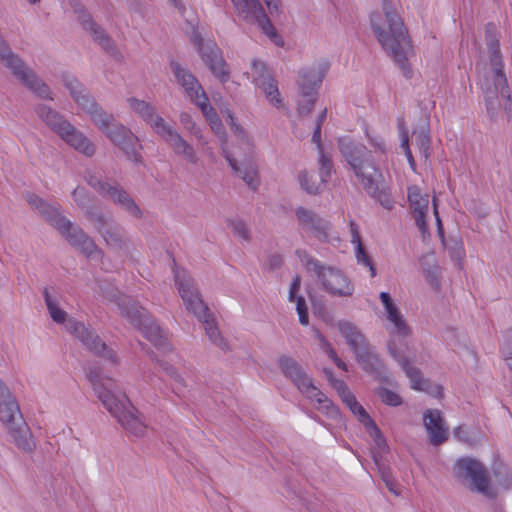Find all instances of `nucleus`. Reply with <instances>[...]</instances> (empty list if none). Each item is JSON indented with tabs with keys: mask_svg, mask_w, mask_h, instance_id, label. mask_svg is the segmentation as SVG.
Masks as SVG:
<instances>
[{
	"mask_svg": "<svg viewBox=\"0 0 512 512\" xmlns=\"http://www.w3.org/2000/svg\"><path fill=\"white\" fill-rule=\"evenodd\" d=\"M172 68L178 83L185 89L188 97L202 111L210 124L212 131L219 137L223 153L233 171L253 190L259 185L258 171L253 160V146L243 130L236 124L234 117L228 113L230 128L234 131L236 144L232 149L226 146L224 127L214 108L208 103L205 91L197 79L178 64L172 63Z\"/></svg>",
	"mask_w": 512,
	"mask_h": 512,
	"instance_id": "1",
	"label": "nucleus"
},
{
	"mask_svg": "<svg viewBox=\"0 0 512 512\" xmlns=\"http://www.w3.org/2000/svg\"><path fill=\"white\" fill-rule=\"evenodd\" d=\"M72 197H73L74 201L77 203V205L85 206L87 197H86V193L83 188H81V187L75 188L72 192Z\"/></svg>",
	"mask_w": 512,
	"mask_h": 512,
	"instance_id": "44",
	"label": "nucleus"
},
{
	"mask_svg": "<svg viewBox=\"0 0 512 512\" xmlns=\"http://www.w3.org/2000/svg\"><path fill=\"white\" fill-rule=\"evenodd\" d=\"M420 143L421 147L423 149V153L425 157H428V150H429V137L427 135L420 136Z\"/></svg>",
	"mask_w": 512,
	"mask_h": 512,
	"instance_id": "50",
	"label": "nucleus"
},
{
	"mask_svg": "<svg viewBox=\"0 0 512 512\" xmlns=\"http://www.w3.org/2000/svg\"><path fill=\"white\" fill-rule=\"evenodd\" d=\"M180 121L188 130H190V131L194 130L195 123L193 122L191 116L188 113L183 112L180 115Z\"/></svg>",
	"mask_w": 512,
	"mask_h": 512,
	"instance_id": "46",
	"label": "nucleus"
},
{
	"mask_svg": "<svg viewBox=\"0 0 512 512\" xmlns=\"http://www.w3.org/2000/svg\"><path fill=\"white\" fill-rule=\"evenodd\" d=\"M492 471L497 489L507 490L512 486V473L504 463L500 461L494 462Z\"/></svg>",
	"mask_w": 512,
	"mask_h": 512,
	"instance_id": "36",
	"label": "nucleus"
},
{
	"mask_svg": "<svg viewBox=\"0 0 512 512\" xmlns=\"http://www.w3.org/2000/svg\"><path fill=\"white\" fill-rule=\"evenodd\" d=\"M401 147L403 148L405 155L407 157V160L409 162V165L413 171L416 170V163L413 158L412 152L409 148V139H408V133L407 131H402L401 133Z\"/></svg>",
	"mask_w": 512,
	"mask_h": 512,
	"instance_id": "41",
	"label": "nucleus"
},
{
	"mask_svg": "<svg viewBox=\"0 0 512 512\" xmlns=\"http://www.w3.org/2000/svg\"><path fill=\"white\" fill-rule=\"evenodd\" d=\"M296 217L300 227L308 234L320 241L328 238V223L315 214L312 210L304 207L296 209Z\"/></svg>",
	"mask_w": 512,
	"mask_h": 512,
	"instance_id": "26",
	"label": "nucleus"
},
{
	"mask_svg": "<svg viewBox=\"0 0 512 512\" xmlns=\"http://www.w3.org/2000/svg\"><path fill=\"white\" fill-rule=\"evenodd\" d=\"M388 349L393 358H395L401 364L403 370L411 382V387L414 390L426 392L435 398L443 397L442 386L431 384L428 380H425L422 377L419 369L411 367L408 360L405 358L404 350L402 348L397 350L394 340L389 342Z\"/></svg>",
	"mask_w": 512,
	"mask_h": 512,
	"instance_id": "18",
	"label": "nucleus"
},
{
	"mask_svg": "<svg viewBox=\"0 0 512 512\" xmlns=\"http://www.w3.org/2000/svg\"><path fill=\"white\" fill-rule=\"evenodd\" d=\"M315 337L319 341L321 349L328 355V357L333 360L335 365L343 370L347 371V364L338 357L336 351L331 346L330 342L322 335L319 330H315Z\"/></svg>",
	"mask_w": 512,
	"mask_h": 512,
	"instance_id": "37",
	"label": "nucleus"
},
{
	"mask_svg": "<svg viewBox=\"0 0 512 512\" xmlns=\"http://www.w3.org/2000/svg\"><path fill=\"white\" fill-rule=\"evenodd\" d=\"M507 361V365L510 367V369L512 370V358L510 359H506Z\"/></svg>",
	"mask_w": 512,
	"mask_h": 512,
	"instance_id": "56",
	"label": "nucleus"
},
{
	"mask_svg": "<svg viewBox=\"0 0 512 512\" xmlns=\"http://www.w3.org/2000/svg\"><path fill=\"white\" fill-rule=\"evenodd\" d=\"M233 232L235 235L241 237L244 240H247L249 237V231L246 227V225L243 222L240 221H233L231 223Z\"/></svg>",
	"mask_w": 512,
	"mask_h": 512,
	"instance_id": "43",
	"label": "nucleus"
},
{
	"mask_svg": "<svg viewBox=\"0 0 512 512\" xmlns=\"http://www.w3.org/2000/svg\"><path fill=\"white\" fill-rule=\"evenodd\" d=\"M28 203L35 207L46 218V220L55 227L67 241L79 248L88 257L93 254H99L94 241L89 238L79 227L74 226L68 219L63 217L58 207L45 202L34 194L27 196Z\"/></svg>",
	"mask_w": 512,
	"mask_h": 512,
	"instance_id": "7",
	"label": "nucleus"
},
{
	"mask_svg": "<svg viewBox=\"0 0 512 512\" xmlns=\"http://www.w3.org/2000/svg\"><path fill=\"white\" fill-rule=\"evenodd\" d=\"M175 282L178 287L181 298L184 301L186 309L193 313L203 324L207 336L210 340L225 350L227 344L221 337L215 319L209 312L208 307L202 301L198 290L194 287L192 279L184 270H174Z\"/></svg>",
	"mask_w": 512,
	"mask_h": 512,
	"instance_id": "6",
	"label": "nucleus"
},
{
	"mask_svg": "<svg viewBox=\"0 0 512 512\" xmlns=\"http://www.w3.org/2000/svg\"><path fill=\"white\" fill-rule=\"evenodd\" d=\"M373 31L382 48L394 59L405 77H411L409 57L413 55V46L401 17L384 0L383 13L371 15Z\"/></svg>",
	"mask_w": 512,
	"mask_h": 512,
	"instance_id": "3",
	"label": "nucleus"
},
{
	"mask_svg": "<svg viewBox=\"0 0 512 512\" xmlns=\"http://www.w3.org/2000/svg\"><path fill=\"white\" fill-rule=\"evenodd\" d=\"M18 448L30 452L35 447V442L27 425L22 421L9 430Z\"/></svg>",
	"mask_w": 512,
	"mask_h": 512,
	"instance_id": "34",
	"label": "nucleus"
},
{
	"mask_svg": "<svg viewBox=\"0 0 512 512\" xmlns=\"http://www.w3.org/2000/svg\"><path fill=\"white\" fill-rule=\"evenodd\" d=\"M326 116H327V109L324 108L323 111L319 114L318 118H317V123L316 125H319V127L322 126L323 122L325 121L326 119Z\"/></svg>",
	"mask_w": 512,
	"mask_h": 512,
	"instance_id": "51",
	"label": "nucleus"
},
{
	"mask_svg": "<svg viewBox=\"0 0 512 512\" xmlns=\"http://www.w3.org/2000/svg\"><path fill=\"white\" fill-rule=\"evenodd\" d=\"M408 202L420 232L428 233L426 216L429 208V195L422 192L421 188L413 185L408 187Z\"/></svg>",
	"mask_w": 512,
	"mask_h": 512,
	"instance_id": "24",
	"label": "nucleus"
},
{
	"mask_svg": "<svg viewBox=\"0 0 512 512\" xmlns=\"http://www.w3.org/2000/svg\"><path fill=\"white\" fill-rule=\"evenodd\" d=\"M312 141L316 144L319 154L324 153L323 146L321 144V127H319V125H316L314 129Z\"/></svg>",
	"mask_w": 512,
	"mask_h": 512,
	"instance_id": "45",
	"label": "nucleus"
},
{
	"mask_svg": "<svg viewBox=\"0 0 512 512\" xmlns=\"http://www.w3.org/2000/svg\"><path fill=\"white\" fill-rule=\"evenodd\" d=\"M191 41L197 47L202 59L208 65L210 71L221 81L226 82L229 73L221 51L213 41L204 42L201 35L193 28Z\"/></svg>",
	"mask_w": 512,
	"mask_h": 512,
	"instance_id": "17",
	"label": "nucleus"
},
{
	"mask_svg": "<svg viewBox=\"0 0 512 512\" xmlns=\"http://www.w3.org/2000/svg\"><path fill=\"white\" fill-rule=\"evenodd\" d=\"M172 2V4L180 11V12H184L185 10V7L184 5L181 3L180 0H170Z\"/></svg>",
	"mask_w": 512,
	"mask_h": 512,
	"instance_id": "53",
	"label": "nucleus"
},
{
	"mask_svg": "<svg viewBox=\"0 0 512 512\" xmlns=\"http://www.w3.org/2000/svg\"><path fill=\"white\" fill-rule=\"evenodd\" d=\"M380 300L384 306L386 319L388 321L387 329L393 337L405 338L410 334V328L406 323L398 307L392 301L387 292L380 293Z\"/></svg>",
	"mask_w": 512,
	"mask_h": 512,
	"instance_id": "25",
	"label": "nucleus"
},
{
	"mask_svg": "<svg viewBox=\"0 0 512 512\" xmlns=\"http://www.w3.org/2000/svg\"><path fill=\"white\" fill-rule=\"evenodd\" d=\"M172 2V4L180 11V12H184L185 10V7L184 5L181 3L180 0H170Z\"/></svg>",
	"mask_w": 512,
	"mask_h": 512,
	"instance_id": "54",
	"label": "nucleus"
},
{
	"mask_svg": "<svg viewBox=\"0 0 512 512\" xmlns=\"http://www.w3.org/2000/svg\"><path fill=\"white\" fill-rule=\"evenodd\" d=\"M423 422L433 445H440L447 440L448 427L445 425L441 411L427 410L423 414Z\"/></svg>",
	"mask_w": 512,
	"mask_h": 512,
	"instance_id": "28",
	"label": "nucleus"
},
{
	"mask_svg": "<svg viewBox=\"0 0 512 512\" xmlns=\"http://www.w3.org/2000/svg\"><path fill=\"white\" fill-rule=\"evenodd\" d=\"M338 329L347 344L353 350L358 363L365 371L378 373L383 367L382 361L374 354L358 328L348 321H340Z\"/></svg>",
	"mask_w": 512,
	"mask_h": 512,
	"instance_id": "14",
	"label": "nucleus"
},
{
	"mask_svg": "<svg viewBox=\"0 0 512 512\" xmlns=\"http://www.w3.org/2000/svg\"><path fill=\"white\" fill-rule=\"evenodd\" d=\"M466 434H467V432L464 429V427H462V426L457 427L454 431L455 438H457L458 440L464 441V442H469L470 439L466 436Z\"/></svg>",
	"mask_w": 512,
	"mask_h": 512,
	"instance_id": "49",
	"label": "nucleus"
},
{
	"mask_svg": "<svg viewBox=\"0 0 512 512\" xmlns=\"http://www.w3.org/2000/svg\"><path fill=\"white\" fill-rule=\"evenodd\" d=\"M279 365L283 373L294 382L299 391L310 401L317 404L316 408L319 411L332 418L339 416L338 408L313 384L294 359L283 356L279 359Z\"/></svg>",
	"mask_w": 512,
	"mask_h": 512,
	"instance_id": "9",
	"label": "nucleus"
},
{
	"mask_svg": "<svg viewBox=\"0 0 512 512\" xmlns=\"http://www.w3.org/2000/svg\"><path fill=\"white\" fill-rule=\"evenodd\" d=\"M319 164L320 180H314L313 175H308L306 172L299 175V183L301 187L310 194L319 193L331 177L332 162L325 153L319 154Z\"/></svg>",
	"mask_w": 512,
	"mask_h": 512,
	"instance_id": "27",
	"label": "nucleus"
},
{
	"mask_svg": "<svg viewBox=\"0 0 512 512\" xmlns=\"http://www.w3.org/2000/svg\"><path fill=\"white\" fill-rule=\"evenodd\" d=\"M44 297L47 309L53 321L59 324L64 323L66 321L67 313L58 306L47 290L44 291Z\"/></svg>",
	"mask_w": 512,
	"mask_h": 512,
	"instance_id": "38",
	"label": "nucleus"
},
{
	"mask_svg": "<svg viewBox=\"0 0 512 512\" xmlns=\"http://www.w3.org/2000/svg\"><path fill=\"white\" fill-rule=\"evenodd\" d=\"M237 13L245 21L257 23L277 46H283V39L277 34L275 28L266 16L258 0H231Z\"/></svg>",
	"mask_w": 512,
	"mask_h": 512,
	"instance_id": "16",
	"label": "nucleus"
},
{
	"mask_svg": "<svg viewBox=\"0 0 512 512\" xmlns=\"http://www.w3.org/2000/svg\"><path fill=\"white\" fill-rule=\"evenodd\" d=\"M17 418L21 419L19 406L0 380V421L10 430L15 427Z\"/></svg>",
	"mask_w": 512,
	"mask_h": 512,
	"instance_id": "29",
	"label": "nucleus"
},
{
	"mask_svg": "<svg viewBox=\"0 0 512 512\" xmlns=\"http://www.w3.org/2000/svg\"><path fill=\"white\" fill-rule=\"evenodd\" d=\"M455 472L458 478L470 481L472 489L489 498L496 496V492L490 486L487 470L478 460L469 457L458 459Z\"/></svg>",
	"mask_w": 512,
	"mask_h": 512,
	"instance_id": "15",
	"label": "nucleus"
},
{
	"mask_svg": "<svg viewBox=\"0 0 512 512\" xmlns=\"http://www.w3.org/2000/svg\"><path fill=\"white\" fill-rule=\"evenodd\" d=\"M66 330L74 337L79 339L82 344L96 355L116 364V355L112 349L101 342L99 337L93 331L88 329L83 323L70 319L66 325Z\"/></svg>",
	"mask_w": 512,
	"mask_h": 512,
	"instance_id": "19",
	"label": "nucleus"
},
{
	"mask_svg": "<svg viewBox=\"0 0 512 512\" xmlns=\"http://www.w3.org/2000/svg\"><path fill=\"white\" fill-rule=\"evenodd\" d=\"M153 130L172 148L175 154L182 156L190 164H197L198 157L194 148L163 118H157L153 124Z\"/></svg>",
	"mask_w": 512,
	"mask_h": 512,
	"instance_id": "20",
	"label": "nucleus"
},
{
	"mask_svg": "<svg viewBox=\"0 0 512 512\" xmlns=\"http://www.w3.org/2000/svg\"><path fill=\"white\" fill-rule=\"evenodd\" d=\"M88 220L103 236L106 244L112 248H119L122 244V235L118 228L109 224L102 215L93 211L86 212Z\"/></svg>",
	"mask_w": 512,
	"mask_h": 512,
	"instance_id": "30",
	"label": "nucleus"
},
{
	"mask_svg": "<svg viewBox=\"0 0 512 512\" xmlns=\"http://www.w3.org/2000/svg\"><path fill=\"white\" fill-rule=\"evenodd\" d=\"M37 114L51 127L69 146L84 154L92 156L95 146L57 112L47 106H39Z\"/></svg>",
	"mask_w": 512,
	"mask_h": 512,
	"instance_id": "12",
	"label": "nucleus"
},
{
	"mask_svg": "<svg viewBox=\"0 0 512 512\" xmlns=\"http://www.w3.org/2000/svg\"><path fill=\"white\" fill-rule=\"evenodd\" d=\"M89 185L102 195L109 197L113 202L119 204L123 209L135 217L140 216V209L129 197V195L118 187L108 182H101L95 176H89L87 179Z\"/></svg>",
	"mask_w": 512,
	"mask_h": 512,
	"instance_id": "22",
	"label": "nucleus"
},
{
	"mask_svg": "<svg viewBox=\"0 0 512 512\" xmlns=\"http://www.w3.org/2000/svg\"><path fill=\"white\" fill-rule=\"evenodd\" d=\"M350 231H351V238H352L351 242L353 244H355V246H356L355 255H356L357 262L359 264L364 265L365 267H368L369 271H370V276L375 277L376 276L375 266L373 264L371 257L369 256V254L365 251V248L361 243V238H360L358 228H357L356 224L353 222L350 223Z\"/></svg>",
	"mask_w": 512,
	"mask_h": 512,
	"instance_id": "31",
	"label": "nucleus"
},
{
	"mask_svg": "<svg viewBox=\"0 0 512 512\" xmlns=\"http://www.w3.org/2000/svg\"><path fill=\"white\" fill-rule=\"evenodd\" d=\"M367 138L369 139L370 144L377 150H379L382 154L385 153V141L379 135H373L370 133L368 129L365 131Z\"/></svg>",
	"mask_w": 512,
	"mask_h": 512,
	"instance_id": "42",
	"label": "nucleus"
},
{
	"mask_svg": "<svg viewBox=\"0 0 512 512\" xmlns=\"http://www.w3.org/2000/svg\"><path fill=\"white\" fill-rule=\"evenodd\" d=\"M296 255L308 270H313L316 273L326 292L340 297H347L353 294L354 286L341 270L320 265L318 261L311 258L304 250H297Z\"/></svg>",
	"mask_w": 512,
	"mask_h": 512,
	"instance_id": "11",
	"label": "nucleus"
},
{
	"mask_svg": "<svg viewBox=\"0 0 512 512\" xmlns=\"http://www.w3.org/2000/svg\"><path fill=\"white\" fill-rule=\"evenodd\" d=\"M271 15H275L280 11V0H264Z\"/></svg>",
	"mask_w": 512,
	"mask_h": 512,
	"instance_id": "47",
	"label": "nucleus"
},
{
	"mask_svg": "<svg viewBox=\"0 0 512 512\" xmlns=\"http://www.w3.org/2000/svg\"><path fill=\"white\" fill-rule=\"evenodd\" d=\"M433 213H434L435 218H436L438 232H439V234L441 236H443L442 222H441V219H440V216H439V213H438V209H437V204H436V199L435 198H433Z\"/></svg>",
	"mask_w": 512,
	"mask_h": 512,
	"instance_id": "48",
	"label": "nucleus"
},
{
	"mask_svg": "<svg viewBox=\"0 0 512 512\" xmlns=\"http://www.w3.org/2000/svg\"><path fill=\"white\" fill-rule=\"evenodd\" d=\"M78 18L81 21L83 28L89 31L93 35L94 40L97 41L105 50H109L112 47L110 38L92 21L89 14L85 11H80Z\"/></svg>",
	"mask_w": 512,
	"mask_h": 512,
	"instance_id": "32",
	"label": "nucleus"
},
{
	"mask_svg": "<svg viewBox=\"0 0 512 512\" xmlns=\"http://www.w3.org/2000/svg\"><path fill=\"white\" fill-rule=\"evenodd\" d=\"M300 285L301 278L300 276L297 275L293 278L292 283L290 285L289 300L291 302H296V310L299 316V322L302 325H307L309 323V320L306 301L302 296H297V292L300 288Z\"/></svg>",
	"mask_w": 512,
	"mask_h": 512,
	"instance_id": "33",
	"label": "nucleus"
},
{
	"mask_svg": "<svg viewBox=\"0 0 512 512\" xmlns=\"http://www.w3.org/2000/svg\"><path fill=\"white\" fill-rule=\"evenodd\" d=\"M327 69V64H314L300 70L297 80V111L300 115L309 114L313 110Z\"/></svg>",
	"mask_w": 512,
	"mask_h": 512,
	"instance_id": "13",
	"label": "nucleus"
},
{
	"mask_svg": "<svg viewBox=\"0 0 512 512\" xmlns=\"http://www.w3.org/2000/svg\"><path fill=\"white\" fill-rule=\"evenodd\" d=\"M250 75L252 82L262 89L270 104L278 109L282 108L283 100L280 96L277 81L270 77L266 65L260 61H253Z\"/></svg>",
	"mask_w": 512,
	"mask_h": 512,
	"instance_id": "21",
	"label": "nucleus"
},
{
	"mask_svg": "<svg viewBox=\"0 0 512 512\" xmlns=\"http://www.w3.org/2000/svg\"><path fill=\"white\" fill-rule=\"evenodd\" d=\"M385 482H386V486H387V488L389 489L390 492H392L395 495H399V492L395 489V485H394V483L392 481L385 480Z\"/></svg>",
	"mask_w": 512,
	"mask_h": 512,
	"instance_id": "52",
	"label": "nucleus"
},
{
	"mask_svg": "<svg viewBox=\"0 0 512 512\" xmlns=\"http://www.w3.org/2000/svg\"><path fill=\"white\" fill-rule=\"evenodd\" d=\"M377 395L383 403L389 406H399L402 403V399L397 393L386 388H379Z\"/></svg>",
	"mask_w": 512,
	"mask_h": 512,
	"instance_id": "39",
	"label": "nucleus"
},
{
	"mask_svg": "<svg viewBox=\"0 0 512 512\" xmlns=\"http://www.w3.org/2000/svg\"><path fill=\"white\" fill-rule=\"evenodd\" d=\"M128 104L130 109L138 116H140L144 121L149 123L152 128L157 118H161L160 116L156 115L155 107L143 100L130 98L128 99Z\"/></svg>",
	"mask_w": 512,
	"mask_h": 512,
	"instance_id": "35",
	"label": "nucleus"
},
{
	"mask_svg": "<svg viewBox=\"0 0 512 512\" xmlns=\"http://www.w3.org/2000/svg\"><path fill=\"white\" fill-rule=\"evenodd\" d=\"M87 377L92 388L108 412L117 419L129 437L141 438L147 426L138 415L125 393L117 389L115 380L103 375L99 367H89Z\"/></svg>",
	"mask_w": 512,
	"mask_h": 512,
	"instance_id": "2",
	"label": "nucleus"
},
{
	"mask_svg": "<svg viewBox=\"0 0 512 512\" xmlns=\"http://www.w3.org/2000/svg\"><path fill=\"white\" fill-rule=\"evenodd\" d=\"M167 375L170 377L171 380V387L173 391L177 395H182L184 393L185 384L183 381L182 376H180L176 371L172 369H166Z\"/></svg>",
	"mask_w": 512,
	"mask_h": 512,
	"instance_id": "40",
	"label": "nucleus"
},
{
	"mask_svg": "<svg viewBox=\"0 0 512 512\" xmlns=\"http://www.w3.org/2000/svg\"><path fill=\"white\" fill-rule=\"evenodd\" d=\"M64 82L75 102L90 114L95 125L126 154L128 159L140 161L141 157L137 151L138 139L131 130L121 124L113 123L112 115L103 112L90 95L84 93L85 90L76 78L65 76Z\"/></svg>",
	"mask_w": 512,
	"mask_h": 512,
	"instance_id": "4",
	"label": "nucleus"
},
{
	"mask_svg": "<svg viewBox=\"0 0 512 512\" xmlns=\"http://www.w3.org/2000/svg\"><path fill=\"white\" fill-rule=\"evenodd\" d=\"M281 263V258L280 257H275L273 260H272V263L271 265L272 266H277Z\"/></svg>",
	"mask_w": 512,
	"mask_h": 512,
	"instance_id": "55",
	"label": "nucleus"
},
{
	"mask_svg": "<svg viewBox=\"0 0 512 512\" xmlns=\"http://www.w3.org/2000/svg\"><path fill=\"white\" fill-rule=\"evenodd\" d=\"M339 150L353 169L363 188L385 209H392L394 200L388 188L383 185L381 171L368 159L369 153L363 145H356L350 139H339Z\"/></svg>",
	"mask_w": 512,
	"mask_h": 512,
	"instance_id": "5",
	"label": "nucleus"
},
{
	"mask_svg": "<svg viewBox=\"0 0 512 512\" xmlns=\"http://www.w3.org/2000/svg\"><path fill=\"white\" fill-rule=\"evenodd\" d=\"M332 386L338 392L342 401L347 405L351 412L357 416L358 420L368 429L372 430L376 435H380V430L374 420L369 416L366 410L360 405L354 395L349 391L346 384L341 380L331 379Z\"/></svg>",
	"mask_w": 512,
	"mask_h": 512,
	"instance_id": "23",
	"label": "nucleus"
},
{
	"mask_svg": "<svg viewBox=\"0 0 512 512\" xmlns=\"http://www.w3.org/2000/svg\"><path fill=\"white\" fill-rule=\"evenodd\" d=\"M493 28L492 24L486 27V41L490 52L492 75L491 79H487L482 86L488 111L494 110L495 100L498 101L499 106H503L505 109L510 105V90L503 72L499 41L490 35V30Z\"/></svg>",
	"mask_w": 512,
	"mask_h": 512,
	"instance_id": "8",
	"label": "nucleus"
},
{
	"mask_svg": "<svg viewBox=\"0 0 512 512\" xmlns=\"http://www.w3.org/2000/svg\"><path fill=\"white\" fill-rule=\"evenodd\" d=\"M30 3H36L37 0H28Z\"/></svg>",
	"mask_w": 512,
	"mask_h": 512,
	"instance_id": "57",
	"label": "nucleus"
},
{
	"mask_svg": "<svg viewBox=\"0 0 512 512\" xmlns=\"http://www.w3.org/2000/svg\"><path fill=\"white\" fill-rule=\"evenodd\" d=\"M114 301L121 310V314L139 329L148 341L157 349H167V338L163 330L154 322L143 307L126 295H119Z\"/></svg>",
	"mask_w": 512,
	"mask_h": 512,
	"instance_id": "10",
	"label": "nucleus"
}]
</instances>
